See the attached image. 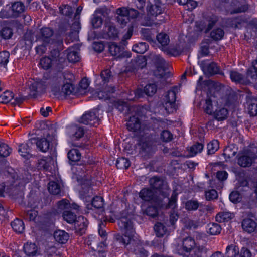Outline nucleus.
<instances>
[{"label": "nucleus", "mask_w": 257, "mask_h": 257, "mask_svg": "<svg viewBox=\"0 0 257 257\" xmlns=\"http://www.w3.org/2000/svg\"><path fill=\"white\" fill-rule=\"evenodd\" d=\"M48 84V83L46 80L34 81L30 85L29 95L31 97H36L37 95L44 93Z\"/></svg>", "instance_id": "9"}, {"label": "nucleus", "mask_w": 257, "mask_h": 257, "mask_svg": "<svg viewBox=\"0 0 257 257\" xmlns=\"http://www.w3.org/2000/svg\"><path fill=\"white\" fill-rule=\"evenodd\" d=\"M154 230L157 236L163 237L167 232V228L165 225L161 223H157L154 226Z\"/></svg>", "instance_id": "44"}, {"label": "nucleus", "mask_w": 257, "mask_h": 257, "mask_svg": "<svg viewBox=\"0 0 257 257\" xmlns=\"http://www.w3.org/2000/svg\"><path fill=\"white\" fill-rule=\"evenodd\" d=\"M230 76L232 81L238 83H243L244 82L242 75L236 71H231Z\"/></svg>", "instance_id": "62"}, {"label": "nucleus", "mask_w": 257, "mask_h": 257, "mask_svg": "<svg viewBox=\"0 0 257 257\" xmlns=\"http://www.w3.org/2000/svg\"><path fill=\"white\" fill-rule=\"evenodd\" d=\"M63 219L69 223H75L77 219L76 215L70 211H64L63 213Z\"/></svg>", "instance_id": "46"}, {"label": "nucleus", "mask_w": 257, "mask_h": 257, "mask_svg": "<svg viewBox=\"0 0 257 257\" xmlns=\"http://www.w3.org/2000/svg\"><path fill=\"white\" fill-rule=\"evenodd\" d=\"M40 65L44 69H48L52 66H55V64L50 57H45L41 59Z\"/></svg>", "instance_id": "40"}, {"label": "nucleus", "mask_w": 257, "mask_h": 257, "mask_svg": "<svg viewBox=\"0 0 257 257\" xmlns=\"http://www.w3.org/2000/svg\"><path fill=\"white\" fill-rule=\"evenodd\" d=\"M36 145L40 151L45 152L49 148L50 142L46 138H42L36 142Z\"/></svg>", "instance_id": "34"}, {"label": "nucleus", "mask_w": 257, "mask_h": 257, "mask_svg": "<svg viewBox=\"0 0 257 257\" xmlns=\"http://www.w3.org/2000/svg\"><path fill=\"white\" fill-rule=\"evenodd\" d=\"M177 193L174 191L171 197L169 199V202L165 206L166 209H171L170 214V222L172 225H174L178 219V214L177 211Z\"/></svg>", "instance_id": "6"}, {"label": "nucleus", "mask_w": 257, "mask_h": 257, "mask_svg": "<svg viewBox=\"0 0 257 257\" xmlns=\"http://www.w3.org/2000/svg\"><path fill=\"white\" fill-rule=\"evenodd\" d=\"M12 10L14 13L16 14L21 13L24 12L25 6L24 4L20 2L14 3L12 5Z\"/></svg>", "instance_id": "60"}, {"label": "nucleus", "mask_w": 257, "mask_h": 257, "mask_svg": "<svg viewBox=\"0 0 257 257\" xmlns=\"http://www.w3.org/2000/svg\"><path fill=\"white\" fill-rule=\"evenodd\" d=\"M99 243L98 238L93 235L89 236L85 241V243L95 251L98 249Z\"/></svg>", "instance_id": "25"}, {"label": "nucleus", "mask_w": 257, "mask_h": 257, "mask_svg": "<svg viewBox=\"0 0 257 257\" xmlns=\"http://www.w3.org/2000/svg\"><path fill=\"white\" fill-rule=\"evenodd\" d=\"M232 10L231 11V14H236L246 12L248 7L247 4H241L239 2L234 1L232 3Z\"/></svg>", "instance_id": "22"}, {"label": "nucleus", "mask_w": 257, "mask_h": 257, "mask_svg": "<svg viewBox=\"0 0 257 257\" xmlns=\"http://www.w3.org/2000/svg\"><path fill=\"white\" fill-rule=\"evenodd\" d=\"M53 163L54 161L51 157H45L38 161V167L40 170H49Z\"/></svg>", "instance_id": "20"}, {"label": "nucleus", "mask_w": 257, "mask_h": 257, "mask_svg": "<svg viewBox=\"0 0 257 257\" xmlns=\"http://www.w3.org/2000/svg\"><path fill=\"white\" fill-rule=\"evenodd\" d=\"M118 34L117 29L112 23L108 22L105 23L103 29V37L104 38L115 39L118 37Z\"/></svg>", "instance_id": "13"}, {"label": "nucleus", "mask_w": 257, "mask_h": 257, "mask_svg": "<svg viewBox=\"0 0 257 257\" xmlns=\"http://www.w3.org/2000/svg\"><path fill=\"white\" fill-rule=\"evenodd\" d=\"M162 22H163L162 20H157L156 17L154 18L147 15L142 20L141 25L145 26H152L154 24L157 25Z\"/></svg>", "instance_id": "26"}, {"label": "nucleus", "mask_w": 257, "mask_h": 257, "mask_svg": "<svg viewBox=\"0 0 257 257\" xmlns=\"http://www.w3.org/2000/svg\"><path fill=\"white\" fill-rule=\"evenodd\" d=\"M206 20L208 23L207 30L209 31L218 21V18L215 15L211 14L207 16Z\"/></svg>", "instance_id": "59"}, {"label": "nucleus", "mask_w": 257, "mask_h": 257, "mask_svg": "<svg viewBox=\"0 0 257 257\" xmlns=\"http://www.w3.org/2000/svg\"><path fill=\"white\" fill-rule=\"evenodd\" d=\"M32 141L33 140H30L27 143L19 145L18 151L22 156L26 157L30 154V151L33 144Z\"/></svg>", "instance_id": "21"}, {"label": "nucleus", "mask_w": 257, "mask_h": 257, "mask_svg": "<svg viewBox=\"0 0 257 257\" xmlns=\"http://www.w3.org/2000/svg\"><path fill=\"white\" fill-rule=\"evenodd\" d=\"M199 202L196 200H189L186 202L185 208L188 211L196 210L199 207Z\"/></svg>", "instance_id": "45"}, {"label": "nucleus", "mask_w": 257, "mask_h": 257, "mask_svg": "<svg viewBox=\"0 0 257 257\" xmlns=\"http://www.w3.org/2000/svg\"><path fill=\"white\" fill-rule=\"evenodd\" d=\"M88 222L86 218L82 216H79L75 222V228L76 231L80 235L85 233Z\"/></svg>", "instance_id": "15"}, {"label": "nucleus", "mask_w": 257, "mask_h": 257, "mask_svg": "<svg viewBox=\"0 0 257 257\" xmlns=\"http://www.w3.org/2000/svg\"><path fill=\"white\" fill-rule=\"evenodd\" d=\"M157 89V86L155 84H149L145 86L144 91L147 96H152L155 94Z\"/></svg>", "instance_id": "50"}, {"label": "nucleus", "mask_w": 257, "mask_h": 257, "mask_svg": "<svg viewBox=\"0 0 257 257\" xmlns=\"http://www.w3.org/2000/svg\"><path fill=\"white\" fill-rule=\"evenodd\" d=\"M224 31L221 28L214 29L210 33L211 37L215 40H221L224 36Z\"/></svg>", "instance_id": "51"}, {"label": "nucleus", "mask_w": 257, "mask_h": 257, "mask_svg": "<svg viewBox=\"0 0 257 257\" xmlns=\"http://www.w3.org/2000/svg\"><path fill=\"white\" fill-rule=\"evenodd\" d=\"M105 91H100L95 93V97L99 99H107L110 97V94L114 92V89L112 87L105 88Z\"/></svg>", "instance_id": "24"}, {"label": "nucleus", "mask_w": 257, "mask_h": 257, "mask_svg": "<svg viewBox=\"0 0 257 257\" xmlns=\"http://www.w3.org/2000/svg\"><path fill=\"white\" fill-rule=\"evenodd\" d=\"M132 63L134 65L133 67L134 70L142 69L147 65L146 60L143 56L137 58L132 61Z\"/></svg>", "instance_id": "29"}, {"label": "nucleus", "mask_w": 257, "mask_h": 257, "mask_svg": "<svg viewBox=\"0 0 257 257\" xmlns=\"http://www.w3.org/2000/svg\"><path fill=\"white\" fill-rule=\"evenodd\" d=\"M130 166V161L124 157L119 158L116 161V166L119 169H126Z\"/></svg>", "instance_id": "43"}, {"label": "nucleus", "mask_w": 257, "mask_h": 257, "mask_svg": "<svg viewBox=\"0 0 257 257\" xmlns=\"http://www.w3.org/2000/svg\"><path fill=\"white\" fill-rule=\"evenodd\" d=\"M149 184L154 189L157 190L164 197H168L170 192V189L167 183L158 177H153L150 179Z\"/></svg>", "instance_id": "4"}, {"label": "nucleus", "mask_w": 257, "mask_h": 257, "mask_svg": "<svg viewBox=\"0 0 257 257\" xmlns=\"http://www.w3.org/2000/svg\"><path fill=\"white\" fill-rule=\"evenodd\" d=\"M203 250V248L195 247V246L191 251H189L188 254H186L185 255L187 257H204Z\"/></svg>", "instance_id": "41"}, {"label": "nucleus", "mask_w": 257, "mask_h": 257, "mask_svg": "<svg viewBox=\"0 0 257 257\" xmlns=\"http://www.w3.org/2000/svg\"><path fill=\"white\" fill-rule=\"evenodd\" d=\"M157 39L162 46H167L170 42L169 36L165 33H160L157 35Z\"/></svg>", "instance_id": "54"}, {"label": "nucleus", "mask_w": 257, "mask_h": 257, "mask_svg": "<svg viewBox=\"0 0 257 257\" xmlns=\"http://www.w3.org/2000/svg\"><path fill=\"white\" fill-rule=\"evenodd\" d=\"M163 207V204L161 206H158L156 204L148 206L145 211V213L148 215L152 218H155L158 216V208Z\"/></svg>", "instance_id": "31"}, {"label": "nucleus", "mask_w": 257, "mask_h": 257, "mask_svg": "<svg viewBox=\"0 0 257 257\" xmlns=\"http://www.w3.org/2000/svg\"><path fill=\"white\" fill-rule=\"evenodd\" d=\"M48 189L49 192L53 195L59 194L61 191L60 185L54 181L49 182Z\"/></svg>", "instance_id": "47"}, {"label": "nucleus", "mask_w": 257, "mask_h": 257, "mask_svg": "<svg viewBox=\"0 0 257 257\" xmlns=\"http://www.w3.org/2000/svg\"><path fill=\"white\" fill-rule=\"evenodd\" d=\"M109 50L112 56L119 57L121 55L122 49L121 47L115 43H111L109 45Z\"/></svg>", "instance_id": "39"}, {"label": "nucleus", "mask_w": 257, "mask_h": 257, "mask_svg": "<svg viewBox=\"0 0 257 257\" xmlns=\"http://www.w3.org/2000/svg\"><path fill=\"white\" fill-rule=\"evenodd\" d=\"M219 148V142L216 140H213L207 144V154L208 155L213 154Z\"/></svg>", "instance_id": "37"}, {"label": "nucleus", "mask_w": 257, "mask_h": 257, "mask_svg": "<svg viewBox=\"0 0 257 257\" xmlns=\"http://www.w3.org/2000/svg\"><path fill=\"white\" fill-rule=\"evenodd\" d=\"M180 87L174 86L169 90L165 96V107L166 110L173 112L176 110L177 105L176 103V94L178 92Z\"/></svg>", "instance_id": "5"}, {"label": "nucleus", "mask_w": 257, "mask_h": 257, "mask_svg": "<svg viewBox=\"0 0 257 257\" xmlns=\"http://www.w3.org/2000/svg\"><path fill=\"white\" fill-rule=\"evenodd\" d=\"M13 98L14 94L12 92L6 91L3 94L0 95V103L6 104L11 103Z\"/></svg>", "instance_id": "42"}, {"label": "nucleus", "mask_w": 257, "mask_h": 257, "mask_svg": "<svg viewBox=\"0 0 257 257\" xmlns=\"http://www.w3.org/2000/svg\"><path fill=\"white\" fill-rule=\"evenodd\" d=\"M96 111V110H94L86 112L82 116L80 122L84 124L96 127L99 124L100 121Z\"/></svg>", "instance_id": "11"}, {"label": "nucleus", "mask_w": 257, "mask_h": 257, "mask_svg": "<svg viewBox=\"0 0 257 257\" xmlns=\"http://www.w3.org/2000/svg\"><path fill=\"white\" fill-rule=\"evenodd\" d=\"M11 224L12 228L16 232L21 233L24 230V224L21 219L17 218L12 222Z\"/></svg>", "instance_id": "28"}, {"label": "nucleus", "mask_w": 257, "mask_h": 257, "mask_svg": "<svg viewBox=\"0 0 257 257\" xmlns=\"http://www.w3.org/2000/svg\"><path fill=\"white\" fill-rule=\"evenodd\" d=\"M246 77L249 79L251 82H255L257 80V70L253 69V67L248 69Z\"/></svg>", "instance_id": "63"}, {"label": "nucleus", "mask_w": 257, "mask_h": 257, "mask_svg": "<svg viewBox=\"0 0 257 257\" xmlns=\"http://www.w3.org/2000/svg\"><path fill=\"white\" fill-rule=\"evenodd\" d=\"M204 70L211 75L221 74L219 72V67L217 66V64L214 62L207 64L204 68Z\"/></svg>", "instance_id": "38"}, {"label": "nucleus", "mask_w": 257, "mask_h": 257, "mask_svg": "<svg viewBox=\"0 0 257 257\" xmlns=\"http://www.w3.org/2000/svg\"><path fill=\"white\" fill-rule=\"evenodd\" d=\"M39 39L43 44H56L59 48L62 47L63 39L60 36H54V31L52 29L49 27H43L40 30Z\"/></svg>", "instance_id": "3"}, {"label": "nucleus", "mask_w": 257, "mask_h": 257, "mask_svg": "<svg viewBox=\"0 0 257 257\" xmlns=\"http://www.w3.org/2000/svg\"><path fill=\"white\" fill-rule=\"evenodd\" d=\"M131 116L126 123V126L130 131L138 132L140 130L141 124L140 117L146 114L147 109L143 106H132L130 109Z\"/></svg>", "instance_id": "1"}, {"label": "nucleus", "mask_w": 257, "mask_h": 257, "mask_svg": "<svg viewBox=\"0 0 257 257\" xmlns=\"http://www.w3.org/2000/svg\"><path fill=\"white\" fill-rule=\"evenodd\" d=\"M70 204L69 201L67 199H64L57 202V209L59 212L69 208Z\"/></svg>", "instance_id": "64"}, {"label": "nucleus", "mask_w": 257, "mask_h": 257, "mask_svg": "<svg viewBox=\"0 0 257 257\" xmlns=\"http://www.w3.org/2000/svg\"><path fill=\"white\" fill-rule=\"evenodd\" d=\"M232 218V214L229 212L218 213L216 216V220L218 222H227Z\"/></svg>", "instance_id": "30"}, {"label": "nucleus", "mask_w": 257, "mask_h": 257, "mask_svg": "<svg viewBox=\"0 0 257 257\" xmlns=\"http://www.w3.org/2000/svg\"><path fill=\"white\" fill-rule=\"evenodd\" d=\"M51 90L56 97L62 99L72 93L73 88L70 83H66L63 84L61 88L60 85L53 86Z\"/></svg>", "instance_id": "8"}, {"label": "nucleus", "mask_w": 257, "mask_h": 257, "mask_svg": "<svg viewBox=\"0 0 257 257\" xmlns=\"http://www.w3.org/2000/svg\"><path fill=\"white\" fill-rule=\"evenodd\" d=\"M228 114V110L225 108H219L214 113L215 118L218 121L225 120Z\"/></svg>", "instance_id": "27"}, {"label": "nucleus", "mask_w": 257, "mask_h": 257, "mask_svg": "<svg viewBox=\"0 0 257 257\" xmlns=\"http://www.w3.org/2000/svg\"><path fill=\"white\" fill-rule=\"evenodd\" d=\"M257 159V156L250 150H248L238 159V164L241 167H246L251 165Z\"/></svg>", "instance_id": "12"}, {"label": "nucleus", "mask_w": 257, "mask_h": 257, "mask_svg": "<svg viewBox=\"0 0 257 257\" xmlns=\"http://www.w3.org/2000/svg\"><path fill=\"white\" fill-rule=\"evenodd\" d=\"M239 253L238 247L234 245L231 244L226 247L225 252L226 257H236Z\"/></svg>", "instance_id": "33"}, {"label": "nucleus", "mask_w": 257, "mask_h": 257, "mask_svg": "<svg viewBox=\"0 0 257 257\" xmlns=\"http://www.w3.org/2000/svg\"><path fill=\"white\" fill-rule=\"evenodd\" d=\"M237 152V149L234 147L228 146L224 149L223 155L225 158L230 159L234 157L236 154Z\"/></svg>", "instance_id": "52"}, {"label": "nucleus", "mask_w": 257, "mask_h": 257, "mask_svg": "<svg viewBox=\"0 0 257 257\" xmlns=\"http://www.w3.org/2000/svg\"><path fill=\"white\" fill-rule=\"evenodd\" d=\"M12 149L8 145L5 143L0 144V156L3 157H7L11 153Z\"/></svg>", "instance_id": "57"}, {"label": "nucleus", "mask_w": 257, "mask_h": 257, "mask_svg": "<svg viewBox=\"0 0 257 257\" xmlns=\"http://www.w3.org/2000/svg\"><path fill=\"white\" fill-rule=\"evenodd\" d=\"M24 251L28 256H34L37 252V246L35 243L27 242L24 245Z\"/></svg>", "instance_id": "23"}, {"label": "nucleus", "mask_w": 257, "mask_h": 257, "mask_svg": "<svg viewBox=\"0 0 257 257\" xmlns=\"http://www.w3.org/2000/svg\"><path fill=\"white\" fill-rule=\"evenodd\" d=\"M10 53L8 51H4L0 52V67L6 68L9 62Z\"/></svg>", "instance_id": "49"}, {"label": "nucleus", "mask_w": 257, "mask_h": 257, "mask_svg": "<svg viewBox=\"0 0 257 257\" xmlns=\"http://www.w3.org/2000/svg\"><path fill=\"white\" fill-rule=\"evenodd\" d=\"M59 10L62 14L68 17H71L72 15L73 11L72 8L68 5L60 6Z\"/></svg>", "instance_id": "58"}, {"label": "nucleus", "mask_w": 257, "mask_h": 257, "mask_svg": "<svg viewBox=\"0 0 257 257\" xmlns=\"http://www.w3.org/2000/svg\"><path fill=\"white\" fill-rule=\"evenodd\" d=\"M73 134H72V138L76 139H79L82 138L85 133V130L82 127H75L73 128Z\"/></svg>", "instance_id": "61"}, {"label": "nucleus", "mask_w": 257, "mask_h": 257, "mask_svg": "<svg viewBox=\"0 0 257 257\" xmlns=\"http://www.w3.org/2000/svg\"><path fill=\"white\" fill-rule=\"evenodd\" d=\"M47 257H61L60 252L54 246H49L46 250Z\"/></svg>", "instance_id": "56"}, {"label": "nucleus", "mask_w": 257, "mask_h": 257, "mask_svg": "<svg viewBox=\"0 0 257 257\" xmlns=\"http://www.w3.org/2000/svg\"><path fill=\"white\" fill-rule=\"evenodd\" d=\"M67 59L70 62L75 63L79 61L80 55L78 52L74 50H68Z\"/></svg>", "instance_id": "48"}, {"label": "nucleus", "mask_w": 257, "mask_h": 257, "mask_svg": "<svg viewBox=\"0 0 257 257\" xmlns=\"http://www.w3.org/2000/svg\"><path fill=\"white\" fill-rule=\"evenodd\" d=\"M195 245V240L192 237L189 236L183 238L182 241V246L184 251V255L191 251Z\"/></svg>", "instance_id": "17"}, {"label": "nucleus", "mask_w": 257, "mask_h": 257, "mask_svg": "<svg viewBox=\"0 0 257 257\" xmlns=\"http://www.w3.org/2000/svg\"><path fill=\"white\" fill-rule=\"evenodd\" d=\"M203 149V145L201 143H197L192 145L189 149V151L191 156H194L198 153H200Z\"/></svg>", "instance_id": "53"}, {"label": "nucleus", "mask_w": 257, "mask_h": 257, "mask_svg": "<svg viewBox=\"0 0 257 257\" xmlns=\"http://www.w3.org/2000/svg\"><path fill=\"white\" fill-rule=\"evenodd\" d=\"M139 197L144 201L149 202L152 204H156L158 206H161L162 205V199L155 195L151 189H142L139 193Z\"/></svg>", "instance_id": "7"}, {"label": "nucleus", "mask_w": 257, "mask_h": 257, "mask_svg": "<svg viewBox=\"0 0 257 257\" xmlns=\"http://www.w3.org/2000/svg\"><path fill=\"white\" fill-rule=\"evenodd\" d=\"M242 227L244 231L248 233H251L255 230L257 224L251 219L245 218L242 222Z\"/></svg>", "instance_id": "18"}, {"label": "nucleus", "mask_w": 257, "mask_h": 257, "mask_svg": "<svg viewBox=\"0 0 257 257\" xmlns=\"http://www.w3.org/2000/svg\"><path fill=\"white\" fill-rule=\"evenodd\" d=\"M56 48H53L50 51V57L51 58L53 63L55 64V67H57L59 64L60 62L62 59L60 57V51L63 49V45L62 44V47L59 48L56 44H52Z\"/></svg>", "instance_id": "16"}, {"label": "nucleus", "mask_w": 257, "mask_h": 257, "mask_svg": "<svg viewBox=\"0 0 257 257\" xmlns=\"http://www.w3.org/2000/svg\"><path fill=\"white\" fill-rule=\"evenodd\" d=\"M68 158L72 162H77L80 160L81 154L76 149L70 150L68 153Z\"/></svg>", "instance_id": "35"}, {"label": "nucleus", "mask_w": 257, "mask_h": 257, "mask_svg": "<svg viewBox=\"0 0 257 257\" xmlns=\"http://www.w3.org/2000/svg\"><path fill=\"white\" fill-rule=\"evenodd\" d=\"M1 37L5 39H8L11 38L13 34L12 28L9 27H4L0 31Z\"/></svg>", "instance_id": "55"}, {"label": "nucleus", "mask_w": 257, "mask_h": 257, "mask_svg": "<svg viewBox=\"0 0 257 257\" xmlns=\"http://www.w3.org/2000/svg\"><path fill=\"white\" fill-rule=\"evenodd\" d=\"M118 225L124 236L118 235L116 238L117 241L124 245L130 244L135 232L132 221L127 218L121 217L118 220Z\"/></svg>", "instance_id": "2"}, {"label": "nucleus", "mask_w": 257, "mask_h": 257, "mask_svg": "<svg viewBox=\"0 0 257 257\" xmlns=\"http://www.w3.org/2000/svg\"><path fill=\"white\" fill-rule=\"evenodd\" d=\"M165 8V5L160 0H154L153 4L148 6V11L151 15L157 17L164 11Z\"/></svg>", "instance_id": "14"}, {"label": "nucleus", "mask_w": 257, "mask_h": 257, "mask_svg": "<svg viewBox=\"0 0 257 257\" xmlns=\"http://www.w3.org/2000/svg\"><path fill=\"white\" fill-rule=\"evenodd\" d=\"M221 230V226L217 223H212L208 224L207 232L210 235H218L220 233Z\"/></svg>", "instance_id": "32"}, {"label": "nucleus", "mask_w": 257, "mask_h": 257, "mask_svg": "<svg viewBox=\"0 0 257 257\" xmlns=\"http://www.w3.org/2000/svg\"><path fill=\"white\" fill-rule=\"evenodd\" d=\"M54 237L57 242L61 244H64L68 240L69 235L64 230H58L55 231Z\"/></svg>", "instance_id": "19"}, {"label": "nucleus", "mask_w": 257, "mask_h": 257, "mask_svg": "<svg viewBox=\"0 0 257 257\" xmlns=\"http://www.w3.org/2000/svg\"><path fill=\"white\" fill-rule=\"evenodd\" d=\"M148 45L145 42L136 44L133 46L132 50L137 53L143 54L147 50Z\"/></svg>", "instance_id": "36"}, {"label": "nucleus", "mask_w": 257, "mask_h": 257, "mask_svg": "<svg viewBox=\"0 0 257 257\" xmlns=\"http://www.w3.org/2000/svg\"><path fill=\"white\" fill-rule=\"evenodd\" d=\"M138 146L139 153L145 156L151 154L155 148L154 142L148 138L142 139L138 144Z\"/></svg>", "instance_id": "10"}]
</instances>
